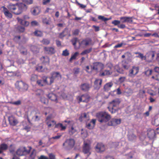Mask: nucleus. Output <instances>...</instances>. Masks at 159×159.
I'll return each mask as SVG.
<instances>
[{
	"instance_id": "obj_60",
	"label": "nucleus",
	"mask_w": 159,
	"mask_h": 159,
	"mask_svg": "<svg viewBox=\"0 0 159 159\" xmlns=\"http://www.w3.org/2000/svg\"><path fill=\"white\" fill-rule=\"evenodd\" d=\"M87 127L89 129H92L93 128V125L91 124V123L90 122L88 123L87 125Z\"/></svg>"
},
{
	"instance_id": "obj_5",
	"label": "nucleus",
	"mask_w": 159,
	"mask_h": 159,
	"mask_svg": "<svg viewBox=\"0 0 159 159\" xmlns=\"http://www.w3.org/2000/svg\"><path fill=\"white\" fill-rule=\"evenodd\" d=\"M91 147L90 143L84 141L82 146V152L85 154H86L87 157L91 154Z\"/></svg>"
},
{
	"instance_id": "obj_18",
	"label": "nucleus",
	"mask_w": 159,
	"mask_h": 159,
	"mask_svg": "<svg viewBox=\"0 0 159 159\" xmlns=\"http://www.w3.org/2000/svg\"><path fill=\"white\" fill-rule=\"evenodd\" d=\"M50 117L48 116L46 118V124L48 128L53 126L54 125L56 124V122L54 120H51Z\"/></svg>"
},
{
	"instance_id": "obj_38",
	"label": "nucleus",
	"mask_w": 159,
	"mask_h": 159,
	"mask_svg": "<svg viewBox=\"0 0 159 159\" xmlns=\"http://www.w3.org/2000/svg\"><path fill=\"white\" fill-rule=\"evenodd\" d=\"M34 35L37 36L41 37L43 35V33L39 30H36L34 32Z\"/></svg>"
},
{
	"instance_id": "obj_28",
	"label": "nucleus",
	"mask_w": 159,
	"mask_h": 159,
	"mask_svg": "<svg viewBox=\"0 0 159 159\" xmlns=\"http://www.w3.org/2000/svg\"><path fill=\"white\" fill-rule=\"evenodd\" d=\"M44 50L49 54H52L55 52L54 48L52 47H45L44 48Z\"/></svg>"
},
{
	"instance_id": "obj_63",
	"label": "nucleus",
	"mask_w": 159,
	"mask_h": 159,
	"mask_svg": "<svg viewBox=\"0 0 159 159\" xmlns=\"http://www.w3.org/2000/svg\"><path fill=\"white\" fill-rule=\"evenodd\" d=\"M49 159H55V156L52 153H50L49 155Z\"/></svg>"
},
{
	"instance_id": "obj_32",
	"label": "nucleus",
	"mask_w": 159,
	"mask_h": 159,
	"mask_svg": "<svg viewBox=\"0 0 159 159\" xmlns=\"http://www.w3.org/2000/svg\"><path fill=\"white\" fill-rule=\"evenodd\" d=\"M36 156V151L35 149H33L29 156L30 159H35Z\"/></svg>"
},
{
	"instance_id": "obj_42",
	"label": "nucleus",
	"mask_w": 159,
	"mask_h": 159,
	"mask_svg": "<svg viewBox=\"0 0 159 159\" xmlns=\"http://www.w3.org/2000/svg\"><path fill=\"white\" fill-rule=\"evenodd\" d=\"M98 18L99 20H102V21H106L107 20H108L110 19L108 18H106L104 17V16H99L98 17Z\"/></svg>"
},
{
	"instance_id": "obj_13",
	"label": "nucleus",
	"mask_w": 159,
	"mask_h": 159,
	"mask_svg": "<svg viewBox=\"0 0 159 159\" xmlns=\"http://www.w3.org/2000/svg\"><path fill=\"white\" fill-rule=\"evenodd\" d=\"M104 65L101 63L96 62L93 63V66H91L92 70H98L99 69H102L104 68Z\"/></svg>"
},
{
	"instance_id": "obj_40",
	"label": "nucleus",
	"mask_w": 159,
	"mask_h": 159,
	"mask_svg": "<svg viewBox=\"0 0 159 159\" xmlns=\"http://www.w3.org/2000/svg\"><path fill=\"white\" fill-rule=\"evenodd\" d=\"M136 136L133 134L129 135L128 136V139L130 141L134 140L136 139Z\"/></svg>"
},
{
	"instance_id": "obj_3",
	"label": "nucleus",
	"mask_w": 159,
	"mask_h": 159,
	"mask_svg": "<svg viewBox=\"0 0 159 159\" xmlns=\"http://www.w3.org/2000/svg\"><path fill=\"white\" fill-rule=\"evenodd\" d=\"M96 116L98 121L101 123H106L111 118L110 115L107 112L103 111L97 113Z\"/></svg>"
},
{
	"instance_id": "obj_53",
	"label": "nucleus",
	"mask_w": 159,
	"mask_h": 159,
	"mask_svg": "<svg viewBox=\"0 0 159 159\" xmlns=\"http://www.w3.org/2000/svg\"><path fill=\"white\" fill-rule=\"evenodd\" d=\"M36 70L39 72H42L43 71V67L42 66H38L37 67Z\"/></svg>"
},
{
	"instance_id": "obj_43",
	"label": "nucleus",
	"mask_w": 159,
	"mask_h": 159,
	"mask_svg": "<svg viewBox=\"0 0 159 159\" xmlns=\"http://www.w3.org/2000/svg\"><path fill=\"white\" fill-rule=\"evenodd\" d=\"M80 30L79 29H76L72 31V34L73 35H78L80 33Z\"/></svg>"
},
{
	"instance_id": "obj_11",
	"label": "nucleus",
	"mask_w": 159,
	"mask_h": 159,
	"mask_svg": "<svg viewBox=\"0 0 159 159\" xmlns=\"http://www.w3.org/2000/svg\"><path fill=\"white\" fill-rule=\"evenodd\" d=\"M66 143L67 144V148L68 149H71L74 147L75 144V141L74 139L70 138L66 139L65 143H63V146H64Z\"/></svg>"
},
{
	"instance_id": "obj_58",
	"label": "nucleus",
	"mask_w": 159,
	"mask_h": 159,
	"mask_svg": "<svg viewBox=\"0 0 159 159\" xmlns=\"http://www.w3.org/2000/svg\"><path fill=\"white\" fill-rule=\"evenodd\" d=\"M81 134L83 136L85 137H86L87 132L85 131H84L83 129H81Z\"/></svg>"
},
{
	"instance_id": "obj_50",
	"label": "nucleus",
	"mask_w": 159,
	"mask_h": 159,
	"mask_svg": "<svg viewBox=\"0 0 159 159\" xmlns=\"http://www.w3.org/2000/svg\"><path fill=\"white\" fill-rule=\"evenodd\" d=\"M18 31L20 32H23L25 30V28L21 26H18L17 28Z\"/></svg>"
},
{
	"instance_id": "obj_48",
	"label": "nucleus",
	"mask_w": 159,
	"mask_h": 159,
	"mask_svg": "<svg viewBox=\"0 0 159 159\" xmlns=\"http://www.w3.org/2000/svg\"><path fill=\"white\" fill-rule=\"evenodd\" d=\"M40 100L42 103L44 104H46L47 103V99L45 97H41Z\"/></svg>"
},
{
	"instance_id": "obj_29",
	"label": "nucleus",
	"mask_w": 159,
	"mask_h": 159,
	"mask_svg": "<svg viewBox=\"0 0 159 159\" xmlns=\"http://www.w3.org/2000/svg\"><path fill=\"white\" fill-rule=\"evenodd\" d=\"M68 29L65 28L63 31L59 34V38L61 39L63 38L67 34Z\"/></svg>"
},
{
	"instance_id": "obj_64",
	"label": "nucleus",
	"mask_w": 159,
	"mask_h": 159,
	"mask_svg": "<svg viewBox=\"0 0 159 159\" xmlns=\"http://www.w3.org/2000/svg\"><path fill=\"white\" fill-rule=\"evenodd\" d=\"M118 27L120 29H123L125 27V25L124 24H121L120 25H118Z\"/></svg>"
},
{
	"instance_id": "obj_25",
	"label": "nucleus",
	"mask_w": 159,
	"mask_h": 159,
	"mask_svg": "<svg viewBox=\"0 0 159 159\" xmlns=\"http://www.w3.org/2000/svg\"><path fill=\"white\" fill-rule=\"evenodd\" d=\"M112 74V72L110 70H105L102 72H100L99 75L101 76H103L111 75Z\"/></svg>"
},
{
	"instance_id": "obj_19",
	"label": "nucleus",
	"mask_w": 159,
	"mask_h": 159,
	"mask_svg": "<svg viewBox=\"0 0 159 159\" xmlns=\"http://www.w3.org/2000/svg\"><path fill=\"white\" fill-rule=\"evenodd\" d=\"M147 135L150 139H154L155 136L156 134L155 130L153 129H148V130Z\"/></svg>"
},
{
	"instance_id": "obj_14",
	"label": "nucleus",
	"mask_w": 159,
	"mask_h": 159,
	"mask_svg": "<svg viewBox=\"0 0 159 159\" xmlns=\"http://www.w3.org/2000/svg\"><path fill=\"white\" fill-rule=\"evenodd\" d=\"M121 120L120 119H112L108 123V125L110 126H116L121 123Z\"/></svg>"
},
{
	"instance_id": "obj_59",
	"label": "nucleus",
	"mask_w": 159,
	"mask_h": 159,
	"mask_svg": "<svg viewBox=\"0 0 159 159\" xmlns=\"http://www.w3.org/2000/svg\"><path fill=\"white\" fill-rule=\"evenodd\" d=\"M152 78L153 79L155 80H156L159 81V74L156 75L155 76H152Z\"/></svg>"
},
{
	"instance_id": "obj_22",
	"label": "nucleus",
	"mask_w": 159,
	"mask_h": 159,
	"mask_svg": "<svg viewBox=\"0 0 159 159\" xmlns=\"http://www.w3.org/2000/svg\"><path fill=\"white\" fill-rule=\"evenodd\" d=\"M40 60L43 64L49 65V58L47 56L42 57Z\"/></svg>"
},
{
	"instance_id": "obj_10",
	"label": "nucleus",
	"mask_w": 159,
	"mask_h": 159,
	"mask_svg": "<svg viewBox=\"0 0 159 159\" xmlns=\"http://www.w3.org/2000/svg\"><path fill=\"white\" fill-rule=\"evenodd\" d=\"M139 70L138 66H133L132 68L129 71V76L130 77H134L135 75L138 73Z\"/></svg>"
},
{
	"instance_id": "obj_20",
	"label": "nucleus",
	"mask_w": 159,
	"mask_h": 159,
	"mask_svg": "<svg viewBox=\"0 0 159 159\" xmlns=\"http://www.w3.org/2000/svg\"><path fill=\"white\" fill-rule=\"evenodd\" d=\"M121 22L122 23H131L133 21L132 18L129 17H122L120 18Z\"/></svg>"
},
{
	"instance_id": "obj_4",
	"label": "nucleus",
	"mask_w": 159,
	"mask_h": 159,
	"mask_svg": "<svg viewBox=\"0 0 159 159\" xmlns=\"http://www.w3.org/2000/svg\"><path fill=\"white\" fill-rule=\"evenodd\" d=\"M28 149H27L25 147H20L17 150L16 153V154L20 156H25L29 154L31 151L32 148L31 146L28 147Z\"/></svg>"
},
{
	"instance_id": "obj_55",
	"label": "nucleus",
	"mask_w": 159,
	"mask_h": 159,
	"mask_svg": "<svg viewBox=\"0 0 159 159\" xmlns=\"http://www.w3.org/2000/svg\"><path fill=\"white\" fill-rule=\"evenodd\" d=\"M125 93L127 95H126L127 96H129L131 94H132V91L131 89H129L128 91H126Z\"/></svg>"
},
{
	"instance_id": "obj_2",
	"label": "nucleus",
	"mask_w": 159,
	"mask_h": 159,
	"mask_svg": "<svg viewBox=\"0 0 159 159\" xmlns=\"http://www.w3.org/2000/svg\"><path fill=\"white\" fill-rule=\"evenodd\" d=\"M121 101L119 98H116L109 102L108 107L109 111L112 113H115L119 109V105Z\"/></svg>"
},
{
	"instance_id": "obj_34",
	"label": "nucleus",
	"mask_w": 159,
	"mask_h": 159,
	"mask_svg": "<svg viewBox=\"0 0 159 159\" xmlns=\"http://www.w3.org/2000/svg\"><path fill=\"white\" fill-rule=\"evenodd\" d=\"M92 48L85 49L81 52V53H80V55H84L85 54H88V53H90L92 51Z\"/></svg>"
},
{
	"instance_id": "obj_26",
	"label": "nucleus",
	"mask_w": 159,
	"mask_h": 159,
	"mask_svg": "<svg viewBox=\"0 0 159 159\" xmlns=\"http://www.w3.org/2000/svg\"><path fill=\"white\" fill-rule=\"evenodd\" d=\"M31 11L34 15H37L40 13V10L38 7H34L31 9Z\"/></svg>"
},
{
	"instance_id": "obj_15",
	"label": "nucleus",
	"mask_w": 159,
	"mask_h": 159,
	"mask_svg": "<svg viewBox=\"0 0 159 159\" xmlns=\"http://www.w3.org/2000/svg\"><path fill=\"white\" fill-rule=\"evenodd\" d=\"M91 85L87 83H84L81 84L80 86V88L81 90L84 92L88 91L91 87Z\"/></svg>"
},
{
	"instance_id": "obj_36",
	"label": "nucleus",
	"mask_w": 159,
	"mask_h": 159,
	"mask_svg": "<svg viewBox=\"0 0 159 159\" xmlns=\"http://www.w3.org/2000/svg\"><path fill=\"white\" fill-rule=\"evenodd\" d=\"M78 41V39L77 38L75 37L72 39L70 42L72 43V45L74 46H76V43Z\"/></svg>"
},
{
	"instance_id": "obj_35",
	"label": "nucleus",
	"mask_w": 159,
	"mask_h": 159,
	"mask_svg": "<svg viewBox=\"0 0 159 159\" xmlns=\"http://www.w3.org/2000/svg\"><path fill=\"white\" fill-rule=\"evenodd\" d=\"M79 54V53L78 52H75L73 55H72L71 57L69 59V61L71 62L73 60L76 59L77 57Z\"/></svg>"
},
{
	"instance_id": "obj_41",
	"label": "nucleus",
	"mask_w": 159,
	"mask_h": 159,
	"mask_svg": "<svg viewBox=\"0 0 159 159\" xmlns=\"http://www.w3.org/2000/svg\"><path fill=\"white\" fill-rule=\"evenodd\" d=\"M44 45H48L50 43V40L47 39H43L41 42Z\"/></svg>"
},
{
	"instance_id": "obj_6",
	"label": "nucleus",
	"mask_w": 159,
	"mask_h": 159,
	"mask_svg": "<svg viewBox=\"0 0 159 159\" xmlns=\"http://www.w3.org/2000/svg\"><path fill=\"white\" fill-rule=\"evenodd\" d=\"M90 98V96L87 94H84L80 96L76 97V99L78 100L79 103L81 102L88 103L89 102Z\"/></svg>"
},
{
	"instance_id": "obj_47",
	"label": "nucleus",
	"mask_w": 159,
	"mask_h": 159,
	"mask_svg": "<svg viewBox=\"0 0 159 159\" xmlns=\"http://www.w3.org/2000/svg\"><path fill=\"white\" fill-rule=\"evenodd\" d=\"M9 149L10 153H13L14 152L15 148L13 146L12 144H11L9 146Z\"/></svg>"
},
{
	"instance_id": "obj_62",
	"label": "nucleus",
	"mask_w": 159,
	"mask_h": 159,
	"mask_svg": "<svg viewBox=\"0 0 159 159\" xmlns=\"http://www.w3.org/2000/svg\"><path fill=\"white\" fill-rule=\"evenodd\" d=\"M31 24L32 26H34L38 25V23L37 21H33L31 22Z\"/></svg>"
},
{
	"instance_id": "obj_27",
	"label": "nucleus",
	"mask_w": 159,
	"mask_h": 159,
	"mask_svg": "<svg viewBox=\"0 0 159 159\" xmlns=\"http://www.w3.org/2000/svg\"><path fill=\"white\" fill-rule=\"evenodd\" d=\"M7 145L5 143H2L0 145V154L3 153L4 151L8 149Z\"/></svg>"
},
{
	"instance_id": "obj_23",
	"label": "nucleus",
	"mask_w": 159,
	"mask_h": 159,
	"mask_svg": "<svg viewBox=\"0 0 159 159\" xmlns=\"http://www.w3.org/2000/svg\"><path fill=\"white\" fill-rule=\"evenodd\" d=\"M16 19L18 22L22 25L27 26H28L29 24V22L28 21L22 20L19 17H17Z\"/></svg>"
},
{
	"instance_id": "obj_8",
	"label": "nucleus",
	"mask_w": 159,
	"mask_h": 159,
	"mask_svg": "<svg viewBox=\"0 0 159 159\" xmlns=\"http://www.w3.org/2000/svg\"><path fill=\"white\" fill-rule=\"evenodd\" d=\"M51 76L49 77L50 80V81L49 82V85H51L53 83L55 79L59 78H61V76L60 73L58 72L53 71L51 73Z\"/></svg>"
},
{
	"instance_id": "obj_56",
	"label": "nucleus",
	"mask_w": 159,
	"mask_h": 159,
	"mask_svg": "<svg viewBox=\"0 0 159 159\" xmlns=\"http://www.w3.org/2000/svg\"><path fill=\"white\" fill-rule=\"evenodd\" d=\"M154 125L157 126L159 125V117L155 119L154 121Z\"/></svg>"
},
{
	"instance_id": "obj_21",
	"label": "nucleus",
	"mask_w": 159,
	"mask_h": 159,
	"mask_svg": "<svg viewBox=\"0 0 159 159\" xmlns=\"http://www.w3.org/2000/svg\"><path fill=\"white\" fill-rule=\"evenodd\" d=\"M48 97L51 100L55 102V103L58 102L57 96L56 94L52 93H49Z\"/></svg>"
},
{
	"instance_id": "obj_49",
	"label": "nucleus",
	"mask_w": 159,
	"mask_h": 159,
	"mask_svg": "<svg viewBox=\"0 0 159 159\" xmlns=\"http://www.w3.org/2000/svg\"><path fill=\"white\" fill-rule=\"evenodd\" d=\"M152 70H148L145 71V74L147 76H149L152 74Z\"/></svg>"
},
{
	"instance_id": "obj_30",
	"label": "nucleus",
	"mask_w": 159,
	"mask_h": 159,
	"mask_svg": "<svg viewBox=\"0 0 159 159\" xmlns=\"http://www.w3.org/2000/svg\"><path fill=\"white\" fill-rule=\"evenodd\" d=\"M102 79H96L94 82L95 85H97L98 86V89H99L101 86L102 82Z\"/></svg>"
},
{
	"instance_id": "obj_7",
	"label": "nucleus",
	"mask_w": 159,
	"mask_h": 159,
	"mask_svg": "<svg viewBox=\"0 0 159 159\" xmlns=\"http://www.w3.org/2000/svg\"><path fill=\"white\" fill-rule=\"evenodd\" d=\"M96 152L98 153H102L106 150L105 146L102 143H98L94 147Z\"/></svg>"
},
{
	"instance_id": "obj_51",
	"label": "nucleus",
	"mask_w": 159,
	"mask_h": 159,
	"mask_svg": "<svg viewBox=\"0 0 159 159\" xmlns=\"http://www.w3.org/2000/svg\"><path fill=\"white\" fill-rule=\"evenodd\" d=\"M38 78V76L37 75H32L31 77V80L32 81H34L37 80Z\"/></svg>"
},
{
	"instance_id": "obj_24",
	"label": "nucleus",
	"mask_w": 159,
	"mask_h": 159,
	"mask_svg": "<svg viewBox=\"0 0 159 159\" xmlns=\"http://www.w3.org/2000/svg\"><path fill=\"white\" fill-rule=\"evenodd\" d=\"M113 85L112 82H110L106 83L104 86L103 89L105 91H108L111 89Z\"/></svg>"
},
{
	"instance_id": "obj_16",
	"label": "nucleus",
	"mask_w": 159,
	"mask_h": 159,
	"mask_svg": "<svg viewBox=\"0 0 159 159\" xmlns=\"http://www.w3.org/2000/svg\"><path fill=\"white\" fill-rule=\"evenodd\" d=\"M2 11L4 13L5 16L7 18H11L12 17V14L9 11L8 9L4 6H2L1 7Z\"/></svg>"
},
{
	"instance_id": "obj_57",
	"label": "nucleus",
	"mask_w": 159,
	"mask_h": 159,
	"mask_svg": "<svg viewBox=\"0 0 159 159\" xmlns=\"http://www.w3.org/2000/svg\"><path fill=\"white\" fill-rule=\"evenodd\" d=\"M87 117V114L85 113H84L81 114V116L79 118V120L81 121V119L83 118H86Z\"/></svg>"
},
{
	"instance_id": "obj_17",
	"label": "nucleus",
	"mask_w": 159,
	"mask_h": 159,
	"mask_svg": "<svg viewBox=\"0 0 159 159\" xmlns=\"http://www.w3.org/2000/svg\"><path fill=\"white\" fill-rule=\"evenodd\" d=\"M8 119L10 124L11 125L15 126L18 123L17 120L13 116H9Z\"/></svg>"
},
{
	"instance_id": "obj_52",
	"label": "nucleus",
	"mask_w": 159,
	"mask_h": 159,
	"mask_svg": "<svg viewBox=\"0 0 159 159\" xmlns=\"http://www.w3.org/2000/svg\"><path fill=\"white\" fill-rule=\"evenodd\" d=\"M120 21L117 20H115L112 22V24L115 25H118L120 23Z\"/></svg>"
},
{
	"instance_id": "obj_61",
	"label": "nucleus",
	"mask_w": 159,
	"mask_h": 159,
	"mask_svg": "<svg viewBox=\"0 0 159 159\" xmlns=\"http://www.w3.org/2000/svg\"><path fill=\"white\" fill-rule=\"evenodd\" d=\"M148 55L149 57H151V60H152L155 56V54L153 52H150L148 53Z\"/></svg>"
},
{
	"instance_id": "obj_39",
	"label": "nucleus",
	"mask_w": 159,
	"mask_h": 159,
	"mask_svg": "<svg viewBox=\"0 0 159 159\" xmlns=\"http://www.w3.org/2000/svg\"><path fill=\"white\" fill-rule=\"evenodd\" d=\"M6 73L7 74V75L9 77H11L16 75V73L12 71H6Z\"/></svg>"
},
{
	"instance_id": "obj_1",
	"label": "nucleus",
	"mask_w": 159,
	"mask_h": 159,
	"mask_svg": "<svg viewBox=\"0 0 159 159\" xmlns=\"http://www.w3.org/2000/svg\"><path fill=\"white\" fill-rule=\"evenodd\" d=\"M8 9L16 15L21 13L23 11L26 10L27 7L24 3H17L15 4L10 3L7 6Z\"/></svg>"
},
{
	"instance_id": "obj_44",
	"label": "nucleus",
	"mask_w": 159,
	"mask_h": 159,
	"mask_svg": "<svg viewBox=\"0 0 159 159\" xmlns=\"http://www.w3.org/2000/svg\"><path fill=\"white\" fill-rule=\"evenodd\" d=\"M69 55V51L67 49L63 50L62 52V55L64 56H67Z\"/></svg>"
},
{
	"instance_id": "obj_33",
	"label": "nucleus",
	"mask_w": 159,
	"mask_h": 159,
	"mask_svg": "<svg viewBox=\"0 0 159 159\" xmlns=\"http://www.w3.org/2000/svg\"><path fill=\"white\" fill-rule=\"evenodd\" d=\"M76 131V130L73 127V126H71L69 128V133L70 135H72L75 133Z\"/></svg>"
},
{
	"instance_id": "obj_45",
	"label": "nucleus",
	"mask_w": 159,
	"mask_h": 159,
	"mask_svg": "<svg viewBox=\"0 0 159 159\" xmlns=\"http://www.w3.org/2000/svg\"><path fill=\"white\" fill-rule=\"evenodd\" d=\"M10 103L13 105L18 106L20 105L21 104V101L20 100H18L16 102H11Z\"/></svg>"
},
{
	"instance_id": "obj_46",
	"label": "nucleus",
	"mask_w": 159,
	"mask_h": 159,
	"mask_svg": "<svg viewBox=\"0 0 159 159\" xmlns=\"http://www.w3.org/2000/svg\"><path fill=\"white\" fill-rule=\"evenodd\" d=\"M37 114V113L34 116L32 117V120L34 121H36L39 120V117Z\"/></svg>"
},
{
	"instance_id": "obj_37",
	"label": "nucleus",
	"mask_w": 159,
	"mask_h": 159,
	"mask_svg": "<svg viewBox=\"0 0 159 159\" xmlns=\"http://www.w3.org/2000/svg\"><path fill=\"white\" fill-rule=\"evenodd\" d=\"M30 49L32 51L34 52H38L39 51V49L35 46H31Z\"/></svg>"
},
{
	"instance_id": "obj_54",
	"label": "nucleus",
	"mask_w": 159,
	"mask_h": 159,
	"mask_svg": "<svg viewBox=\"0 0 159 159\" xmlns=\"http://www.w3.org/2000/svg\"><path fill=\"white\" fill-rule=\"evenodd\" d=\"M27 4H31L33 3V0H21Z\"/></svg>"
},
{
	"instance_id": "obj_9",
	"label": "nucleus",
	"mask_w": 159,
	"mask_h": 159,
	"mask_svg": "<svg viewBox=\"0 0 159 159\" xmlns=\"http://www.w3.org/2000/svg\"><path fill=\"white\" fill-rule=\"evenodd\" d=\"M79 43L80 47L84 48L91 43L92 40L90 38H87L83 39L80 42H79Z\"/></svg>"
},
{
	"instance_id": "obj_12",
	"label": "nucleus",
	"mask_w": 159,
	"mask_h": 159,
	"mask_svg": "<svg viewBox=\"0 0 159 159\" xmlns=\"http://www.w3.org/2000/svg\"><path fill=\"white\" fill-rule=\"evenodd\" d=\"M48 77L45 76L42 77V80H38L37 81V84L40 86H43L46 84L49 85V83L47 81Z\"/></svg>"
},
{
	"instance_id": "obj_31",
	"label": "nucleus",
	"mask_w": 159,
	"mask_h": 159,
	"mask_svg": "<svg viewBox=\"0 0 159 159\" xmlns=\"http://www.w3.org/2000/svg\"><path fill=\"white\" fill-rule=\"evenodd\" d=\"M134 54H138V55L136 56V57L140 58L141 60H146V57L145 56H144L143 54L139 52H135Z\"/></svg>"
}]
</instances>
